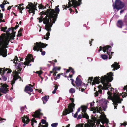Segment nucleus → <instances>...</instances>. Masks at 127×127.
<instances>
[{
	"mask_svg": "<svg viewBox=\"0 0 127 127\" xmlns=\"http://www.w3.org/2000/svg\"><path fill=\"white\" fill-rule=\"evenodd\" d=\"M107 76L104 75L102 76L101 78L99 77H95L93 81V78L92 77H89L88 80V83H90V84L92 85H94L95 83L99 84L100 82L102 83L103 86L99 85L98 87L99 89L98 91V93H101L102 90L100 89L105 90H108V91L107 94H108V98L112 100L113 102V104L114 106L115 109L117 107L118 103H121V101L123 100L120 99V96L122 95V94H120L116 90L113 92V95H112L111 92L113 90V89L110 87L111 85L109 83V82H111L113 80L112 77L113 74L111 72L107 74Z\"/></svg>",
	"mask_w": 127,
	"mask_h": 127,
	"instance_id": "obj_1",
	"label": "nucleus"
},
{
	"mask_svg": "<svg viewBox=\"0 0 127 127\" xmlns=\"http://www.w3.org/2000/svg\"><path fill=\"white\" fill-rule=\"evenodd\" d=\"M59 5L56 7L55 10L51 9L48 11V16L46 15L43 19V17L41 16L40 17L37 18L39 20V22H41L42 21L44 24H46L45 29L48 31L46 35L44 36V38H42V39H45L47 40L48 39L50 35L49 31H51V27L52 26L53 23H54L57 18L58 14L60 11V9L58 8Z\"/></svg>",
	"mask_w": 127,
	"mask_h": 127,
	"instance_id": "obj_2",
	"label": "nucleus"
},
{
	"mask_svg": "<svg viewBox=\"0 0 127 127\" xmlns=\"http://www.w3.org/2000/svg\"><path fill=\"white\" fill-rule=\"evenodd\" d=\"M15 36V34L12 33H8L6 35L5 33L1 34L0 36V55L3 57H6L7 55V51L6 49L8 47L9 41L11 39H13Z\"/></svg>",
	"mask_w": 127,
	"mask_h": 127,
	"instance_id": "obj_3",
	"label": "nucleus"
},
{
	"mask_svg": "<svg viewBox=\"0 0 127 127\" xmlns=\"http://www.w3.org/2000/svg\"><path fill=\"white\" fill-rule=\"evenodd\" d=\"M13 62L16 64V68L14 71H13V80L11 81V84L12 85L14 84L15 83V81L17 79L21 78V77L18 75V74L20 73L22 68L20 67L21 65L20 63H17V62H19L17 56H15L14 59L13 60Z\"/></svg>",
	"mask_w": 127,
	"mask_h": 127,
	"instance_id": "obj_4",
	"label": "nucleus"
},
{
	"mask_svg": "<svg viewBox=\"0 0 127 127\" xmlns=\"http://www.w3.org/2000/svg\"><path fill=\"white\" fill-rule=\"evenodd\" d=\"M103 102V103L102 104H101L100 105V107H97L96 108L95 107H93V106L94 105V103L92 102L90 103V107L91 110L93 111V113H95L97 111V112H99L100 114H101V112L102 110V108H103V110L105 109L107 107L106 104L108 102L105 99H102L100 101V102Z\"/></svg>",
	"mask_w": 127,
	"mask_h": 127,
	"instance_id": "obj_5",
	"label": "nucleus"
},
{
	"mask_svg": "<svg viewBox=\"0 0 127 127\" xmlns=\"http://www.w3.org/2000/svg\"><path fill=\"white\" fill-rule=\"evenodd\" d=\"M12 70L10 68H0V74L2 77L4 81H6L7 78L10 75Z\"/></svg>",
	"mask_w": 127,
	"mask_h": 127,
	"instance_id": "obj_6",
	"label": "nucleus"
},
{
	"mask_svg": "<svg viewBox=\"0 0 127 127\" xmlns=\"http://www.w3.org/2000/svg\"><path fill=\"white\" fill-rule=\"evenodd\" d=\"M47 45V44H44L41 42L38 43L37 42L35 44H34L33 46V49L34 50H36L37 51H38L39 50L40 52H41V54L42 55H44L45 54V52L44 51H42L41 48L45 47Z\"/></svg>",
	"mask_w": 127,
	"mask_h": 127,
	"instance_id": "obj_7",
	"label": "nucleus"
},
{
	"mask_svg": "<svg viewBox=\"0 0 127 127\" xmlns=\"http://www.w3.org/2000/svg\"><path fill=\"white\" fill-rule=\"evenodd\" d=\"M70 100L72 103L69 104L68 107V108L65 109L63 111V115H65L73 111V109L74 108L75 104L73 102H74V100L73 98H70Z\"/></svg>",
	"mask_w": 127,
	"mask_h": 127,
	"instance_id": "obj_8",
	"label": "nucleus"
},
{
	"mask_svg": "<svg viewBox=\"0 0 127 127\" xmlns=\"http://www.w3.org/2000/svg\"><path fill=\"white\" fill-rule=\"evenodd\" d=\"M72 4H71V1H69L68 4V6L67 5L65 7V5H64V7H65L63 9H66V7L68 8L69 7L73 6V7H75L77 5H80L81 3V0H71Z\"/></svg>",
	"mask_w": 127,
	"mask_h": 127,
	"instance_id": "obj_9",
	"label": "nucleus"
},
{
	"mask_svg": "<svg viewBox=\"0 0 127 127\" xmlns=\"http://www.w3.org/2000/svg\"><path fill=\"white\" fill-rule=\"evenodd\" d=\"M99 48V49L98 50L99 52L101 51L102 49L101 46H100ZM102 50L104 52L107 51V54L109 56V59H111L112 57V54L114 53L113 52H112L111 53H110L111 50V47L109 46H106L103 48Z\"/></svg>",
	"mask_w": 127,
	"mask_h": 127,
	"instance_id": "obj_10",
	"label": "nucleus"
},
{
	"mask_svg": "<svg viewBox=\"0 0 127 127\" xmlns=\"http://www.w3.org/2000/svg\"><path fill=\"white\" fill-rule=\"evenodd\" d=\"M37 3L35 4V3L34 4H33L32 3H29L28 5L26 7V9H29L28 11L29 13H32L33 14H34L35 10L36 9V5Z\"/></svg>",
	"mask_w": 127,
	"mask_h": 127,
	"instance_id": "obj_11",
	"label": "nucleus"
},
{
	"mask_svg": "<svg viewBox=\"0 0 127 127\" xmlns=\"http://www.w3.org/2000/svg\"><path fill=\"white\" fill-rule=\"evenodd\" d=\"M96 122L95 121H91V122L89 124H79L77 125V126L79 127H90L91 126L92 127H95L97 123L95 124ZM101 127H105L104 126L100 125V126Z\"/></svg>",
	"mask_w": 127,
	"mask_h": 127,
	"instance_id": "obj_12",
	"label": "nucleus"
},
{
	"mask_svg": "<svg viewBox=\"0 0 127 127\" xmlns=\"http://www.w3.org/2000/svg\"><path fill=\"white\" fill-rule=\"evenodd\" d=\"M113 5L114 8H116L117 9H120L123 7L124 4L120 0H116L114 6V5Z\"/></svg>",
	"mask_w": 127,
	"mask_h": 127,
	"instance_id": "obj_13",
	"label": "nucleus"
},
{
	"mask_svg": "<svg viewBox=\"0 0 127 127\" xmlns=\"http://www.w3.org/2000/svg\"><path fill=\"white\" fill-rule=\"evenodd\" d=\"M1 87L0 89V96L2 95L1 93V92L5 94L8 91V86L7 84L2 83H1Z\"/></svg>",
	"mask_w": 127,
	"mask_h": 127,
	"instance_id": "obj_14",
	"label": "nucleus"
},
{
	"mask_svg": "<svg viewBox=\"0 0 127 127\" xmlns=\"http://www.w3.org/2000/svg\"><path fill=\"white\" fill-rule=\"evenodd\" d=\"M81 109L82 110V114L83 117L85 118L86 119H88L89 118V117L86 112V107L85 106H82L81 108H78L77 112L78 113L80 111Z\"/></svg>",
	"mask_w": 127,
	"mask_h": 127,
	"instance_id": "obj_15",
	"label": "nucleus"
},
{
	"mask_svg": "<svg viewBox=\"0 0 127 127\" xmlns=\"http://www.w3.org/2000/svg\"><path fill=\"white\" fill-rule=\"evenodd\" d=\"M26 61L24 63V65L28 66L29 64L31 61L33 62V59L32 55L31 54H28L25 59Z\"/></svg>",
	"mask_w": 127,
	"mask_h": 127,
	"instance_id": "obj_16",
	"label": "nucleus"
},
{
	"mask_svg": "<svg viewBox=\"0 0 127 127\" xmlns=\"http://www.w3.org/2000/svg\"><path fill=\"white\" fill-rule=\"evenodd\" d=\"M100 119V121L103 124L105 123L107 124L108 122V120L106 118V115L104 114L101 115Z\"/></svg>",
	"mask_w": 127,
	"mask_h": 127,
	"instance_id": "obj_17",
	"label": "nucleus"
},
{
	"mask_svg": "<svg viewBox=\"0 0 127 127\" xmlns=\"http://www.w3.org/2000/svg\"><path fill=\"white\" fill-rule=\"evenodd\" d=\"M22 122L24 123L23 126H24L26 124L29 123L30 120L27 116L24 115L23 117H22Z\"/></svg>",
	"mask_w": 127,
	"mask_h": 127,
	"instance_id": "obj_18",
	"label": "nucleus"
},
{
	"mask_svg": "<svg viewBox=\"0 0 127 127\" xmlns=\"http://www.w3.org/2000/svg\"><path fill=\"white\" fill-rule=\"evenodd\" d=\"M31 84H30L28 85L27 86L25 87V91L26 92L28 93V92H31L33 91V89L32 88L33 87Z\"/></svg>",
	"mask_w": 127,
	"mask_h": 127,
	"instance_id": "obj_19",
	"label": "nucleus"
},
{
	"mask_svg": "<svg viewBox=\"0 0 127 127\" xmlns=\"http://www.w3.org/2000/svg\"><path fill=\"white\" fill-rule=\"evenodd\" d=\"M118 63L116 62H115L114 63L112 64L111 66L114 67L113 70L114 71L115 69H117L120 68V65L118 64Z\"/></svg>",
	"mask_w": 127,
	"mask_h": 127,
	"instance_id": "obj_20",
	"label": "nucleus"
},
{
	"mask_svg": "<svg viewBox=\"0 0 127 127\" xmlns=\"http://www.w3.org/2000/svg\"><path fill=\"white\" fill-rule=\"evenodd\" d=\"M41 121L42 124H45V125H41V123H40L39 124V126L38 127H48V124L46 123V121L45 120L42 119L41 120Z\"/></svg>",
	"mask_w": 127,
	"mask_h": 127,
	"instance_id": "obj_21",
	"label": "nucleus"
},
{
	"mask_svg": "<svg viewBox=\"0 0 127 127\" xmlns=\"http://www.w3.org/2000/svg\"><path fill=\"white\" fill-rule=\"evenodd\" d=\"M40 112V110H38L36 111L35 113L33 115V116L35 118L38 117L41 114Z\"/></svg>",
	"mask_w": 127,
	"mask_h": 127,
	"instance_id": "obj_22",
	"label": "nucleus"
},
{
	"mask_svg": "<svg viewBox=\"0 0 127 127\" xmlns=\"http://www.w3.org/2000/svg\"><path fill=\"white\" fill-rule=\"evenodd\" d=\"M76 83L77 86H80L81 83V81L80 79L77 78L76 81Z\"/></svg>",
	"mask_w": 127,
	"mask_h": 127,
	"instance_id": "obj_23",
	"label": "nucleus"
},
{
	"mask_svg": "<svg viewBox=\"0 0 127 127\" xmlns=\"http://www.w3.org/2000/svg\"><path fill=\"white\" fill-rule=\"evenodd\" d=\"M49 98V97L48 96H46L44 97H42V99L43 101V104L45 103L47 101Z\"/></svg>",
	"mask_w": 127,
	"mask_h": 127,
	"instance_id": "obj_24",
	"label": "nucleus"
},
{
	"mask_svg": "<svg viewBox=\"0 0 127 127\" xmlns=\"http://www.w3.org/2000/svg\"><path fill=\"white\" fill-rule=\"evenodd\" d=\"M3 17V14L0 13V23L1 22H5V19H4L2 20Z\"/></svg>",
	"mask_w": 127,
	"mask_h": 127,
	"instance_id": "obj_25",
	"label": "nucleus"
},
{
	"mask_svg": "<svg viewBox=\"0 0 127 127\" xmlns=\"http://www.w3.org/2000/svg\"><path fill=\"white\" fill-rule=\"evenodd\" d=\"M117 26L120 28H121L122 26L123 25V23L121 20H119L118 21L117 23Z\"/></svg>",
	"mask_w": 127,
	"mask_h": 127,
	"instance_id": "obj_26",
	"label": "nucleus"
},
{
	"mask_svg": "<svg viewBox=\"0 0 127 127\" xmlns=\"http://www.w3.org/2000/svg\"><path fill=\"white\" fill-rule=\"evenodd\" d=\"M124 90H126V92H125L124 93V95L125 96V97L127 96V85L126 86H124L123 88Z\"/></svg>",
	"mask_w": 127,
	"mask_h": 127,
	"instance_id": "obj_27",
	"label": "nucleus"
},
{
	"mask_svg": "<svg viewBox=\"0 0 127 127\" xmlns=\"http://www.w3.org/2000/svg\"><path fill=\"white\" fill-rule=\"evenodd\" d=\"M2 25H1L0 26H1V31H3L4 32H6V30L7 29V28L6 27H2Z\"/></svg>",
	"mask_w": 127,
	"mask_h": 127,
	"instance_id": "obj_28",
	"label": "nucleus"
},
{
	"mask_svg": "<svg viewBox=\"0 0 127 127\" xmlns=\"http://www.w3.org/2000/svg\"><path fill=\"white\" fill-rule=\"evenodd\" d=\"M7 1L6 0H4V1L3 2V4H1L0 5V6L1 7L2 9V10H3V9L4 8V5L7 3H6Z\"/></svg>",
	"mask_w": 127,
	"mask_h": 127,
	"instance_id": "obj_29",
	"label": "nucleus"
},
{
	"mask_svg": "<svg viewBox=\"0 0 127 127\" xmlns=\"http://www.w3.org/2000/svg\"><path fill=\"white\" fill-rule=\"evenodd\" d=\"M70 71L72 72L73 73H74V71H73V69L71 67H69V69L67 70L66 72V73H67Z\"/></svg>",
	"mask_w": 127,
	"mask_h": 127,
	"instance_id": "obj_30",
	"label": "nucleus"
},
{
	"mask_svg": "<svg viewBox=\"0 0 127 127\" xmlns=\"http://www.w3.org/2000/svg\"><path fill=\"white\" fill-rule=\"evenodd\" d=\"M23 30V29H21L18 32V34L17 35V36L18 37L19 36H20L21 35V32H22Z\"/></svg>",
	"mask_w": 127,
	"mask_h": 127,
	"instance_id": "obj_31",
	"label": "nucleus"
},
{
	"mask_svg": "<svg viewBox=\"0 0 127 127\" xmlns=\"http://www.w3.org/2000/svg\"><path fill=\"white\" fill-rule=\"evenodd\" d=\"M23 30V29H21L18 32V34L17 35V36L18 37L19 36H20L21 35V32H22Z\"/></svg>",
	"mask_w": 127,
	"mask_h": 127,
	"instance_id": "obj_32",
	"label": "nucleus"
},
{
	"mask_svg": "<svg viewBox=\"0 0 127 127\" xmlns=\"http://www.w3.org/2000/svg\"><path fill=\"white\" fill-rule=\"evenodd\" d=\"M101 58L104 60L106 59L107 58H108L107 56L105 55H101Z\"/></svg>",
	"mask_w": 127,
	"mask_h": 127,
	"instance_id": "obj_33",
	"label": "nucleus"
},
{
	"mask_svg": "<svg viewBox=\"0 0 127 127\" xmlns=\"http://www.w3.org/2000/svg\"><path fill=\"white\" fill-rule=\"evenodd\" d=\"M34 123H36V120H34V118H32L31 120V125L32 126L33 125V124Z\"/></svg>",
	"mask_w": 127,
	"mask_h": 127,
	"instance_id": "obj_34",
	"label": "nucleus"
},
{
	"mask_svg": "<svg viewBox=\"0 0 127 127\" xmlns=\"http://www.w3.org/2000/svg\"><path fill=\"white\" fill-rule=\"evenodd\" d=\"M58 88L57 86L56 85L55 86V89L53 91L52 93L53 94H55L56 93V90H57Z\"/></svg>",
	"mask_w": 127,
	"mask_h": 127,
	"instance_id": "obj_35",
	"label": "nucleus"
},
{
	"mask_svg": "<svg viewBox=\"0 0 127 127\" xmlns=\"http://www.w3.org/2000/svg\"><path fill=\"white\" fill-rule=\"evenodd\" d=\"M42 72L41 70L37 71L36 72V73L38 74L39 76L40 77V75L42 73Z\"/></svg>",
	"mask_w": 127,
	"mask_h": 127,
	"instance_id": "obj_36",
	"label": "nucleus"
},
{
	"mask_svg": "<svg viewBox=\"0 0 127 127\" xmlns=\"http://www.w3.org/2000/svg\"><path fill=\"white\" fill-rule=\"evenodd\" d=\"M75 92V89L73 88L70 89L69 90V92L71 93H73Z\"/></svg>",
	"mask_w": 127,
	"mask_h": 127,
	"instance_id": "obj_37",
	"label": "nucleus"
},
{
	"mask_svg": "<svg viewBox=\"0 0 127 127\" xmlns=\"http://www.w3.org/2000/svg\"><path fill=\"white\" fill-rule=\"evenodd\" d=\"M60 69V67H55L53 69V71H56L57 70H59Z\"/></svg>",
	"mask_w": 127,
	"mask_h": 127,
	"instance_id": "obj_38",
	"label": "nucleus"
},
{
	"mask_svg": "<svg viewBox=\"0 0 127 127\" xmlns=\"http://www.w3.org/2000/svg\"><path fill=\"white\" fill-rule=\"evenodd\" d=\"M58 124L56 123L52 124L51 125V126L52 127H55Z\"/></svg>",
	"mask_w": 127,
	"mask_h": 127,
	"instance_id": "obj_39",
	"label": "nucleus"
},
{
	"mask_svg": "<svg viewBox=\"0 0 127 127\" xmlns=\"http://www.w3.org/2000/svg\"><path fill=\"white\" fill-rule=\"evenodd\" d=\"M18 8L20 10H23L24 9V8L21 7L20 5H19L18 7Z\"/></svg>",
	"mask_w": 127,
	"mask_h": 127,
	"instance_id": "obj_40",
	"label": "nucleus"
},
{
	"mask_svg": "<svg viewBox=\"0 0 127 127\" xmlns=\"http://www.w3.org/2000/svg\"><path fill=\"white\" fill-rule=\"evenodd\" d=\"M43 6L42 4L39 5L38 6V7L39 9H41L43 8Z\"/></svg>",
	"mask_w": 127,
	"mask_h": 127,
	"instance_id": "obj_41",
	"label": "nucleus"
},
{
	"mask_svg": "<svg viewBox=\"0 0 127 127\" xmlns=\"http://www.w3.org/2000/svg\"><path fill=\"white\" fill-rule=\"evenodd\" d=\"M82 117V116L81 115H78L77 117V119H81Z\"/></svg>",
	"mask_w": 127,
	"mask_h": 127,
	"instance_id": "obj_42",
	"label": "nucleus"
},
{
	"mask_svg": "<svg viewBox=\"0 0 127 127\" xmlns=\"http://www.w3.org/2000/svg\"><path fill=\"white\" fill-rule=\"evenodd\" d=\"M98 92H96L95 93V96H97L98 95Z\"/></svg>",
	"mask_w": 127,
	"mask_h": 127,
	"instance_id": "obj_43",
	"label": "nucleus"
},
{
	"mask_svg": "<svg viewBox=\"0 0 127 127\" xmlns=\"http://www.w3.org/2000/svg\"><path fill=\"white\" fill-rule=\"evenodd\" d=\"M78 115L77 112H76L75 114L74 115V117L76 118L77 117Z\"/></svg>",
	"mask_w": 127,
	"mask_h": 127,
	"instance_id": "obj_44",
	"label": "nucleus"
},
{
	"mask_svg": "<svg viewBox=\"0 0 127 127\" xmlns=\"http://www.w3.org/2000/svg\"><path fill=\"white\" fill-rule=\"evenodd\" d=\"M3 120L6 121V119H3L1 118H0V121H1Z\"/></svg>",
	"mask_w": 127,
	"mask_h": 127,
	"instance_id": "obj_45",
	"label": "nucleus"
},
{
	"mask_svg": "<svg viewBox=\"0 0 127 127\" xmlns=\"http://www.w3.org/2000/svg\"><path fill=\"white\" fill-rule=\"evenodd\" d=\"M60 74H58L57 76V79L59 78H60Z\"/></svg>",
	"mask_w": 127,
	"mask_h": 127,
	"instance_id": "obj_46",
	"label": "nucleus"
},
{
	"mask_svg": "<svg viewBox=\"0 0 127 127\" xmlns=\"http://www.w3.org/2000/svg\"><path fill=\"white\" fill-rule=\"evenodd\" d=\"M122 125H123L125 126H126L127 125L126 123H124L122 124Z\"/></svg>",
	"mask_w": 127,
	"mask_h": 127,
	"instance_id": "obj_47",
	"label": "nucleus"
},
{
	"mask_svg": "<svg viewBox=\"0 0 127 127\" xmlns=\"http://www.w3.org/2000/svg\"><path fill=\"white\" fill-rule=\"evenodd\" d=\"M18 27V25H16L15 27V28H14L15 29H17Z\"/></svg>",
	"mask_w": 127,
	"mask_h": 127,
	"instance_id": "obj_48",
	"label": "nucleus"
},
{
	"mask_svg": "<svg viewBox=\"0 0 127 127\" xmlns=\"http://www.w3.org/2000/svg\"><path fill=\"white\" fill-rule=\"evenodd\" d=\"M11 6H9L7 8V10H9L11 8Z\"/></svg>",
	"mask_w": 127,
	"mask_h": 127,
	"instance_id": "obj_49",
	"label": "nucleus"
},
{
	"mask_svg": "<svg viewBox=\"0 0 127 127\" xmlns=\"http://www.w3.org/2000/svg\"><path fill=\"white\" fill-rule=\"evenodd\" d=\"M44 12H42L40 13V15H43L44 14Z\"/></svg>",
	"mask_w": 127,
	"mask_h": 127,
	"instance_id": "obj_50",
	"label": "nucleus"
},
{
	"mask_svg": "<svg viewBox=\"0 0 127 127\" xmlns=\"http://www.w3.org/2000/svg\"><path fill=\"white\" fill-rule=\"evenodd\" d=\"M70 125V124H69L67 126H66L65 127H69ZM64 127V126L63 127Z\"/></svg>",
	"mask_w": 127,
	"mask_h": 127,
	"instance_id": "obj_51",
	"label": "nucleus"
},
{
	"mask_svg": "<svg viewBox=\"0 0 127 127\" xmlns=\"http://www.w3.org/2000/svg\"><path fill=\"white\" fill-rule=\"evenodd\" d=\"M53 75H54V76H55L56 75V73H55V72H54L53 74Z\"/></svg>",
	"mask_w": 127,
	"mask_h": 127,
	"instance_id": "obj_52",
	"label": "nucleus"
},
{
	"mask_svg": "<svg viewBox=\"0 0 127 127\" xmlns=\"http://www.w3.org/2000/svg\"><path fill=\"white\" fill-rule=\"evenodd\" d=\"M84 89H81V91L82 92H83V91H84Z\"/></svg>",
	"mask_w": 127,
	"mask_h": 127,
	"instance_id": "obj_53",
	"label": "nucleus"
},
{
	"mask_svg": "<svg viewBox=\"0 0 127 127\" xmlns=\"http://www.w3.org/2000/svg\"><path fill=\"white\" fill-rule=\"evenodd\" d=\"M71 78L72 76V75H70L69 76Z\"/></svg>",
	"mask_w": 127,
	"mask_h": 127,
	"instance_id": "obj_54",
	"label": "nucleus"
},
{
	"mask_svg": "<svg viewBox=\"0 0 127 127\" xmlns=\"http://www.w3.org/2000/svg\"><path fill=\"white\" fill-rule=\"evenodd\" d=\"M20 61H22L23 60V59H21L20 58Z\"/></svg>",
	"mask_w": 127,
	"mask_h": 127,
	"instance_id": "obj_55",
	"label": "nucleus"
},
{
	"mask_svg": "<svg viewBox=\"0 0 127 127\" xmlns=\"http://www.w3.org/2000/svg\"><path fill=\"white\" fill-rule=\"evenodd\" d=\"M53 71L54 72H55V73H56V74L57 73V72H56V71Z\"/></svg>",
	"mask_w": 127,
	"mask_h": 127,
	"instance_id": "obj_56",
	"label": "nucleus"
},
{
	"mask_svg": "<svg viewBox=\"0 0 127 127\" xmlns=\"http://www.w3.org/2000/svg\"><path fill=\"white\" fill-rule=\"evenodd\" d=\"M100 123V121H99H99H98L97 122V123L98 124H99Z\"/></svg>",
	"mask_w": 127,
	"mask_h": 127,
	"instance_id": "obj_57",
	"label": "nucleus"
},
{
	"mask_svg": "<svg viewBox=\"0 0 127 127\" xmlns=\"http://www.w3.org/2000/svg\"><path fill=\"white\" fill-rule=\"evenodd\" d=\"M123 10H121L120 11V13H122L123 12Z\"/></svg>",
	"mask_w": 127,
	"mask_h": 127,
	"instance_id": "obj_58",
	"label": "nucleus"
},
{
	"mask_svg": "<svg viewBox=\"0 0 127 127\" xmlns=\"http://www.w3.org/2000/svg\"><path fill=\"white\" fill-rule=\"evenodd\" d=\"M76 13H78L76 9Z\"/></svg>",
	"mask_w": 127,
	"mask_h": 127,
	"instance_id": "obj_59",
	"label": "nucleus"
},
{
	"mask_svg": "<svg viewBox=\"0 0 127 127\" xmlns=\"http://www.w3.org/2000/svg\"><path fill=\"white\" fill-rule=\"evenodd\" d=\"M42 91L41 90H40L39 91V93H40Z\"/></svg>",
	"mask_w": 127,
	"mask_h": 127,
	"instance_id": "obj_60",
	"label": "nucleus"
},
{
	"mask_svg": "<svg viewBox=\"0 0 127 127\" xmlns=\"http://www.w3.org/2000/svg\"><path fill=\"white\" fill-rule=\"evenodd\" d=\"M55 62H57V61L56 60H55Z\"/></svg>",
	"mask_w": 127,
	"mask_h": 127,
	"instance_id": "obj_61",
	"label": "nucleus"
},
{
	"mask_svg": "<svg viewBox=\"0 0 127 127\" xmlns=\"http://www.w3.org/2000/svg\"><path fill=\"white\" fill-rule=\"evenodd\" d=\"M21 21H20V23H19V24H20V25H21Z\"/></svg>",
	"mask_w": 127,
	"mask_h": 127,
	"instance_id": "obj_62",
	"label": "nucleus"
},
{
	"mask_svg": "<svg viewBox=\"0 0 127 127\" xmlns=\"http://www.w3.org/2000/svg\"><path fill=\"white\" fill-rule=\"evenodd\" d=\"M21 11H20V12L21 13H22V10H20Z\"/></svg>",
	"mask_w": 127,
	"mask_h": 127,
	"instance_id": "obj_63",
	"label": "nucleus"
},
{
	"mask_svg": "<svg viewBox=\"0 0 127 127\" xmlns=\"http://www.w3.org/2000/svg\"><path fill=\"white\" fill-rule=\"evenodd\" d=\"M91 41H90V42H89V43L90 44H91Z\"/></svg>",
	"mask_w": 127,
	"mask_h": 127,
	"instance_id": "obj_64",
	"label": "nucleus"
}]
</instances>
